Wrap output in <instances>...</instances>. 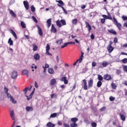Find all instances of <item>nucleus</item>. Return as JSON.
Listing matches in <instances>:
<instances>
[{"mask_svg": "<svg viewBox=\"0 0 127 127\" xmlns=\"http://www.w3.org/2000/svg\"><path fill=\"white\" fill-rule=\"evenodd\" d=\"M114 43H118V38L117 37L114 38Z\"/></svg>", "mask_w": 127, "mask_h": 127, "instance_id": "obj_60", "label": "nucleus"}, {"mask_svg": "<svg viewBox=\"0 0 127 127\" xmlns=\"http://www.w3.org/2000/svg\"><path fill=\"white\" fill-rule=\"evenodd\" d=\"M11 78L12 79H16L17 78V76H18V74L17 73V71L15 70H13L11 73Z\"/></svg>", "mask_w": 127, "mask_h": 127, "instance_id": "obj_5", "label": "nucleus"}, {"mask_svg": "<svg viewBox=\"0 0 127 127\" xmlns=\"http://www.w3.org/2000/svg\"><path fill=\"white\" fill-rule=\"evenodd\" d=\"M82 82L83 84V88L84 90H87L90 88H92L93 87V85H94V80L92 78H90L89 80L88 81V85H87V80L86 79L82 80Z\"/></svg>", "mask_w": 127, "mask_h": 127, "instance_id": "obj_1", "label": "nucleus"}, {"mask_svg": "<svg viewBox=\"0 0 127 127\" xmlns=\"http://www.w3.org/2000/svg\"><path fill=\"white\" fill-rule=\"evenodd\" d=\"M10 116L11 117V119H12L13 121H14L15 120V118L14 117V112H13V110H12L10 112Z\"/></svg>", "mask_w": 127, "mask_h": 127, "instance_id": "obj_13", "label": "nucleus"}, {"mask_svg": "<svg viewBox=\"0 0 127 127\" xmlns=\"http://www.w3.org/2000/svg\"><path fill=\"white\" fill-rule=\"evenodd\" d=\"M90 38L91 39H92V40H94V39H95V35H94V34H92L90 36Z\"/></svg>", "mask_w": 127, "mask_h": 127, "instance_id": "obj_54", "label": "nucleus"}, {"mask_svg": "<svg viewBox=\"0 0 127 127\" xmlns=\"http://www.w3.org/2000/svg\"><path fill=\"white\" fill-rule=\"evenodd\" d=\"M102 17L104 18V19H108V16L107 15H102Z\"/></svg>", "mask_w": 127, "mask_h": 127, "instance_id": "obj_52", "label": "nucleus"}, {"mask_svg": "<svg viewBox=\"0 0 127 127\" xmlns=\"http://www.w3.org/2000/svg\"><path fill=\"white\" fill-rule=\"evenodd\" d=\"M121 70L117 69L116 74H117V75H120V74H121Z\"/></svg>", "mask_w": 127, "mask_h": 127, "instance_id": "obj_57", "label": "nucleus"}, {"mask_svg": "<svg viewBox=\"0 0 127 127\" xmlns=\"http://www.w3.org/2000/svg\"><path fill=\"white\" fill-rule=\"evenodd\" d=\"M85 24H86V28H88V32L89 33L91 32V30H92V27L91 26L90 24L88 22L85 21Z\"/></svg>", "mask_w": 127, "mask_h": 127, "instance_id": "obj_6", "label": "nucleus"}, {"mask_svg": "<svg viewBox=\"0 0 127 127\" xmlns=\"http://www.w3.org/2000/svg\"><path fill=\"white\" fill-rule=\"evenodd\" d=\"M8 43L9 44L10 46L13 45V41L11 40V38H9L8 40Z\"/></svg>", "mask_w": 127, "mask_h": 127, "instance_id": "obj_27", "label": "nucleus"}, {"mask_svg": "<svg viewBox=\"0 0 127 127\" xmlns=\"http://www.w3.org/2000/svg\"><path fill=\"white\" fill-rule=\"evenodd\" d=\"M50 50V46L49 45V44H47V46L46 47V52H48Z\"/></svg>", "mask_w": 127, "mask_h": 127, "instance_id": "obj_37", "label": "nucleus"}, {"mask_svg": "<svg viewBox=\"0 0 127 127\" xmlns=\"http://www.w3.org/2000/svg\"><path fill=\"white\" fill-rule=\"evenodd\" d=\"M121 62L123 63L124 64H127V58H125L121 61Z\"/></svg>", "mask_w": 127, "mask_h": 127, "instance_id": "obj_35", "label": "nucleus"}, {"mask_svg": "<svg viewBox=\"0 0 127 127\" xmlns=\"http://www.w3.org/2000/svg\"><path fill=\"white\" fill-rule=\"evenodd\" d=\"M64 127H70V125L66 123H64Z\"/></svg>", "mask_w": 127, "mask_h": 127, "instance_id": "obj_62", "label": "nucleus"}, {"mask_svg": "<svg viewBox=\"0 0 127 127\" xmlns=\"http://www.w3.org/2000/svg\"><path fill=\"white\" fill-rule=\"evenodd\" d=\"M114 49H115V48L113 47V46H108L107 47V50L109 53H111V52H113V51H114Z\"/></svg>", "mask_w": 127, "mask_h": 127, "instance_id": "obj_11", "label": "nucleus"}, {"mask_svg": "<svg viewBox=\"0 0 127 127\" xmlns=\"http://www.w3.org/2000/svg\"><path fill=\"white\" fill-rule=\"evenodd\" d=\"M4 90L5 93L6 94V96L7 98H9L11 102H12L13 104H16V101H15V100H14V98H13V97H12L11 95L8 93V88H7L6 86L4 87Z\"/></svg>", "mask_w": 127, "mask_h": 127, "instance_id": "obj_2", "label": "nucleus"}, {"mask_svg": "<svg viewBox=\"0 0 127 127\" xmlns=\"http://www.w3.org/2000/svg\"><path fill=\"white\" fill-rule=\"evenodd\" d=\"M34 90H35V88H34V90L31 92V93L29 95V97H28V96L26 95L27 101H29V100L32 99V95L34 94Z\"/></svg>", "mask_w": 127, "mask_h": 127, "instance_id": "obj_10", "label": "nucleus"}, {"mask_svg": "<svg viewBox=\"0 0 127 127\" xmlns=\"http://www.w3.org/2000/svg\"><path fill=\"white\" fill-rule=\"evenodd\" d=\"M113 22L119 30H122V24L121 23H119V22H118V20H117L115 17H113Z\"/></svg>", "mask_w": 127, "mask_h": 127, "instance_id": "obj_3", "label": "nucleus"}, {"mask_svg": "<svg viewBox=\"0 0 127 127\" xmlns=\"http://www.w3.org/2000/svg\"><path fill=\"white\" fill-rule=\"evenodd\" d=\"M68 43H65L63 46H62L61 48H64V47L68 46Z\"/></svg>", "mask_w": 127, "mask_h": 127, "instance_id": "obj_51", "label": "nucleus"}, {"mask_svg": "<svg viewBox=\"0 0 127 127\" xmlns=\"http://www.w3.org/2000/svg\"><path fill=\"white\" fill-rule=\"evenodd\" d=\"M37 27L38 28V31L39 35L40 36H43V32L42 31V29H41V28L39 26H37Z\"/></svg>", "mask_w": 127, "mask_h": 127, "instance_id": "obj_9", "label": "nucleus"}, {"mask_svg": "<svg viewBox=\"0 0 127 127\" xmlns=\"http://www.w3.org/2000/svg\"><path fill=\"white\" fill-rule=\"evenodd\" d=\"M62 42H63V40H62V39L60 40H58L56 41V43L57 44H60V45H61V44L62 43Z\"/></svg>", "mask_w": 127, "mask_h": 127, "instance_id": "obj_38", "label": "nucleus"}, {"mask_svg": "<svg viewBox=\"0 0 127 127\" xmlns=\"http://www.w3.org/2000/svg\"><path fill=\"white\" fill-rule=\"evenodd\" d=\"M48 71L50 74H54V70L52 68H49Z\"/></svg>", "mask_w": 127, "mask_h": 127, "instance_id": "obj_32", "label": "nucleus"}, {"mask_svg": "<svg viewBox=\"0 0 127 127\" xmlns=\"http://www.w3.org/2000/svg\"><path fill=\"white\" fill-rule=\"evenodd\" d=\"M31 10L33 12H34V11H35V7H34V6L33 5L31 6Z\"/></svg>", "mask_w": 127, "mask_h": 127, "instance_id": "obj_46", "label": "nucleus"}, {"mask_svg": "<svg viewBox=\"0 0 127 127\" xmlns=\"http://www.w3.org/2000/svg\"><path fill=\"white\" fill-rule=\"evenodd\" d=\"M27 90H28V87H26L24 90V92H25V95H26V93H27Z\"/></svg>", "mask_w": 127, "mask_h": 127, "instance_id": "obj_59", "label": "nucleus"}, {"mask_svg": "<svg viewBox=\"0 0 127 127\" xmlns=\"http://www.w3.org/2000/svg\"><path fill=\"white\" fill-rule=\"evenodd\" d=\"M58 6H59L60 7H61L64 11H65V8H64V7L62 6L61 5H60V4H58Z\"/></svg>", "mask_w": 127, "mask_h": 127, "instance_id": "obj_58", "label": "nucleus"}, {"mask_svg": "<svg viewBox=\"0 0 127 127\" xmlns=\"http://www.w3.org/2000/svg\"><path fill=\"white\" fill-rule=\"evenodd\" d=\"M119 116L121 118V120H122L123 122H125V121H126V116H125V115H123V114L120 113Z\"/></svg>", "mask_w": 127, "mask_h": 127, "instance_id": "obj_20", "label": "nucleus"}, {"mask_svg": "<svg viewBox=\"0 0 127 127\" xmlns=\"http://www.w3.org/2000/svg\"><path fill=\"white\" fill-rule=\"evenodd\" d=\"M61 22L62 24V25H66V21L64 19H61Z\"/></svg>", "mask_w": 127, "mask_h": 127, "instance_id": "obj_41", "label": "nucleus"}, {"mask_svg": "<svg viewBox=\"0 0 127 127\" xmlns=\"http://www.w3.org/2000/svg\"><path fill=\"white\" fill-rule=\"evenodd\" d=\"M47 26L48 28H49L51 26V18L49 19L47 21Z\"/></svg>", "mask_w": 127, "mask_h": 127, "instance_id": "obj_18", "label": "nucleus"}, {"mask_svg": "<svg viewBox=\"0 0 127 127\" xmlns=\"http://www.w3.org/2000/svg\"><path fill=\"white\" fill-rule=\"evenodd\" d=\"M23 4H24V7H25L26 9L27 10H28V9H29V3H28V1H24Z\"/></svg>", "mask_w": 127, "mask_h": 127, "instance_id": "obj_7", "label": "nucleus"}, {"mask_svg": "<svg viewBox=\"0 0 127 127\" xmlns=\"http://www.w3.org/2000/svg\"><path fill=\"white\" fill-rule=\"evenodd\" d=\"M47 127H55V125L54 124H52L51 122H48L47 124Z\"/></svg>", "mask_w": 127, "mask_h": 127, "instance_id": "obj_25", "label": "nucleus"}, {"mask_svg": "<svg viewBox=\"0 0 127 127\" xmlns=\"http://www.w3.org/2000/svg\"><path fill=\"white\" fill-rule=\"evenodd\" d=\"M10 31L11 34H12V35L14 36L15 39H17V35H16V33H15V32H14V31H13V30L12 29H11Z\"/></svg>", "mask_w": 127, "mask_h": 127, "instance_id": "obj_21", "label": "nucleus"}, {"mask_svg": "<svg viewBox=\"0 0 127 127\" xmlns=\"http://www.w3.org/2000/svg\"><path fill=\"white\" fill-rule=\"evenodd\" d=\"M111 86H112V89H113V90H116V89H117V85H116L115 83H112L111 84Z\"/></svg>", "mask_w": 127, "mask_h": 127, "instance_id": "obj_40", "label": "nucleus"}, {"mask_svg": "<svg viewBox=\"0 0 127 127\" xmlns=\"http://www.w3.org/2000/svg\"><path fill=\"white\" fill-rule=\"evenodd\" d=\"M108 65H109V63H108V62L104 61L102 63L103 67H102V68H103V67H107V66H108Z\"/></svg>", "mask_w": 127, "mask_h": 127, "instance_id": "obj_26", "label": "nucleus"}, {"mask_svg": "<svg viewBox=\"0 0 127 127\" xmlns=\"http://www.w3.org/2000/svg\"><path fill=\"white\" fill-rule=\"evenodd\" d=\"M51 31V32H53V33H56V32H57V29H56V28H55V26L54 24H52Z\"/></svg>", "mask_w": 127, "mask_h": 127, "instance_id": "obj_12", "label": "nucleus"}, {"mask_svg": "<svg viewBox=\"0 0 127 127\" xmlns=\"http://www.w3.org/2000/svg\"><path fill=\"white\" fill-rule=\"evenodd\" d=\"M109 100L110 101H111V102H114V101L116 100V98L113 96H110L109 98Z\"/></svg>", "mask_w": 127, "mask_h": 127, "instance_id": "obj_44", "label": "nucleus"}, {"mask_svg": "<svg viewBox=\"0 0 127 127\" xmlns=\"http://www.w3.org/2000/svg\"><path fill=\"white\" fill-rule=\"evenodd\" d=\"M35 88H38V84L36 81L35 82Z\"/></svg>", "mask_w": 127, "mask_h": 127, "instance_id": "obj_64", "label": "nucleus"}, {"mask_svg": "<svg viewBox=\"0 0 127 127\" xmlns=\"http://www.w3.org/2000/svg\"><path fill=\"white\" fill-rule=\"evenodd\" d=\"M72 24H74V25H76L77 24V23H78V19H72Z\"/></svg>", "mask_w": 127, "mask_h": 127, "instance_id": "obj_29", "label": "nucleus"}, {"mask_svg": "<svg viewBox=\"0 0 127 127\" xmlns=\"http://www.w3.org/2000/svg\"><path fill=\"white\" fill-rule=\"evenodd\" d=\"M43 68H45L46 69H47V68H49V64H46L45 66H43Z\"/></svg>", "mask_w": 127, "mask_h": 127, "instance_id": "obj_55", "label": "nucleus"}, {"mask_svg": "<svg viewBox=\"0 0 127 127\" xmlns=\"http://www.w3.org/2000/svg\"><path fill=\"white\" fill-rule=\"evenodd\" d=\"M60 81L61 82H64V84L65 85L68 84V80H67V77L66 76L63 77L61 79Z\"/></svg>", "mask_w": 127, "mask_h": 127, "instance_id": "obj_8", "label": "nucleus"}, {"mask_svg": "<svg viewBox=\"0 0 127 127\" xmlns=\"http://www.w3.org/2000/svg\"><path fill=\"white\" fill-rule=\"evenodd\" d=\"M98 79L99 81H102L103 80V76H102V75L100 74L98 75Z\"/></svg>", "mask_w": 127, "mask_h": 127, "instance_id": "obj_36", "label": "nucleus"}, {"mask_svg": "<svg viewBox=\"0 0 127 127\" xmlns=\"http://www.w3.org/2000/svg\"><path fill=\"white\" fill-rule=\"evenodd\" d=\"M106 107L104 106V107H102V108H101L100 109V112H104V111L106 110Z\"/></svg>", "mask_w": 127, "mask_h": 127, "instance_id": "obj_50", "label": "nucleus"}, {"mask_svg": "<svg viewBox=\"0 0 127 127\" xmlns=\"http://www.w3.org/2000/svg\"><path fill=\"white\" fill-rule=\"evenodd\" d=\"M9 13L10 14H11V16H12L13 17H16V14H15V13H14V12H13V11H12V10L9 9Z\"/></svg>", "mask_w": 127, "mask_h": 127, "instance_id": "obj_15", "label": "nucleus"}, {"mask_svg": "<svg viewBox=\"0 0 127 127\" xmlns=\"http://www.w3.org/2000/svg\"><path fill=\"white\" fill-rule=\"evenodd\" d=\"M34 58L35 60H39L40 59V55H39L38 54H36L34 56Z\"/></svg>", "mask_w": 127, "mask_h": 127, "instance_id": "obj_22", "label": "nucleus"}, {"mask_svg": "<svg viewBox=\"0 0 127 127\" xmlns=\"http://www.w3.org/2000/svg\"><path fill=\"white\" fill-rule=\"evenodd\" d=\"M20 24H21V27H22L23 28H26V25L25 24L24 22L21 21Z\"/></svg>", "mask_w": 127, "mask_h": 127, "instance_id": "obj_31", "label": "nucleus"}, {"mask_svg": "<svg viewBox=\"0 0 127 127\" xmlns=\"http://www.w3.org/2000/svg\"><path fill=\"white\" fill-rule=\"evenodd\" d=\"M78 62L79 63V60H76V62L73 63V66H75V65H77V63H78Z\"/></svg>", "mask_w": 127, "mask_h": 127, "instance_id": "obj_61", "label": "nucleus"}, {"mask_svg": "<svg viewBox=\"0 0 127 127\" xmlns=\"http://www.w3.org/2000/svg\"><path fill=\"white\" fill-rule=\"evenodd\" d=\"M108 32L112 33L114 35H117V32L113 29L108 30Z\"/></svg>", "mask_w": 127, "mask_h": 127, "instance_id": "obj_23", "label": "nucleus"}, {"mask_svg": "<svg viewBox=\"0 0 127 127\" xmlns=\"http://www.w3.org/2000/svg\"><path fill=\"white\" fill-rule=\"evenodd\" d=\"M122 19H123V20H127V16H125V15L122 16Z\"/></svg>", "mask_w": 127, "mask_h": 127, "instance_id": "obj_53", "label": "nucleus"}, {"mask_svg": "<svg viewBox=\"0 0 127 127\" xmlns=\"http://www.w3.org/2000/svg\"><path fill=\"white\" fill-rule=\"evenodd\" d=\"M84 122L85 123V124H87V125L90 124V121H89L88 119H84Z\"/></svg>", "mask_w": 127, "mask_h": 127, "instance_id": "obj_49", "label": "nucleus"}, {"mask_svg": "<svg viewBox=\"0 0 127 127\" xmlns=\"http://www.w3.org/2000/svg\"><path fill=\"white\" fill-rule=\"evenodd\" d=\"M102 81H98L97 82V87H98V88H100V87L102 86Z\"/></svg>", "mask_w": 127, "mask_h": 127, "instance_id": "obj_33", "label": "nucleus"}, {"mask_svg": "<svg viewBox=\"0 0 127 127\" xmlns=\"http://www.w3.org/2000/svg\"><path fill=\"white\" fill-rule=\"evenodd\" d=\"M105 22H106V20L104 18L101 19V22L102 24H104V23H105Z\"/></svg>", "mask_w": 127, "mask_h": 127, "instance_id": "obj_56", "label": "nucleus"}, {"mask_svg": "<svg viewBox=\"0 0 127 127\" xmlns=\"http://www.w3.org/2000/svg\"><path fill=\"white\" fill-rule=\"evenodd\" d=\"M28 70L26 69H24L22 71V75H24L25 76H27V77H28Z\"/></svg>", "mask_w": 127, "mask_h": 127, "instance_id": "obj_14", "label": "nucleus"}, {"mask_svg": "<svg viewBox=\"0 0 127 127\" xmlns=\"http://www.w3.org/2000/svg\"><path fill=\"white\" fill-rule=\"evenodd\" d=\"M108 19L113 20V18L112 17V16H111V14H108Z\"/></svg>", "mask_w": 127, "mask_h": 127, "instance_id": "obj_63", "label": "nucleus"}, {"mask_svg": "<svg viewBox=\"0 0 127 127\" xmlns=\"http://www.w3.org/2000/svg\"><path fill=\"white\" fill-rule=\"evenodd\" d=\"M25 109L27 111V112H30L33 111V107L27 106L25 107Z\"/></svg>", "mask_w": 127, "mask_h": 127, "instance_id": "obj_19", "label": "nucleus"}, {"mask_svg": "<svg viewBox=\"0 0 127 127\" xmlns=\"http://www.w3.org/2000/svg\"><path fill=\"white\" fill-rule=\"evenodd\" d=\"M91 127H97V123L95 122H92L91 124Z\"/></svg>", "mask_w": 127, "mask_h": 127, "instance_id": "obj_45", "label": "nucleus"}, {"mask_svg": "<svg viewBox=\"0 0 127 127\" xmlns=\"http://www.w3.org/2000/svg\"><path fill=\"white\" fill-rule=\"evenodd\" d=\"M123 71L127 72V65H123Z\"/></svg>", "mask_w": 127, "mask_h": 127, "instance_id": "obj_47", "label": "nucleus"}, {"mask_svg": "<svg viewBox=\"0 0 127 127\" xmlns=\"http://www.w3.org/2000/svg\"><path fill=\"white\" fill-rule=\"evenodd\" d=\"M32 19H33V20L36 22V23H37V22H38V21L37 20V19H36V18L34 16H33L32 17Z\"/></svg>", "mask_w": 127, "mask_h": 127, "instance_id": "obj_43", "label": "nucleus"}, {"mask_svg": "<svg viewBox=\"0 0 127 127\" xmlns=\"http://www.w3.org/2000/svg\"><path fill=\"white\" fill-rule=\"evenodd\" d=\"M56 83V79L55 78H53L51 80L50 84L51 86H54V85H55V83Z\"/></svg>", "mask_w": 127, "mask_h": 127, "instance_id": "obj_24", "label": "nucleus"}, {"mask_svg": "<svg viewBox=\"0 0 127 127\" xmlns=\"http://www.w3.org/2000/svg\"><path fill=\"white\" fill-rule=\"evenodd\" d=\"M33 51H36L38 49V47H37V46H36L35 44H33Z\"/></svg>", "mask_w": 127, "mask_h": 127, "instance_id": "obj_34", "label": "nucleus"}, {"mask_svg": "<svg viewBox=\"0 0 127 127\" xmlns=\"http://www.w3.org/2000/svg\"><path fill=\"white\" fill-rule=\"evenodd\" d=\"M103 79L105 80V81H111L113 78L110 74H106L103 76Z\"/></svg>", "mask_w": 127, "mask_h": 127, "instance_id": "obj_4", "label": "nucleus"}, {"mask_svg": "<svg viewBox=\"0 0 127 127\" xmlns=\"http://www.w3.org/2000/svg\"><path fill=\"white\" fill-rule=\"evenodd\" d=\"M71 122H72V123H77V122H78V118H73L71 119Z\"/></svg>", "mask_w": 127, "mask_h": 127, "instance_id": "obj_28", "label": "nucleus"}, {"mask_svg": "<svg viewBox=\"0 0 127 127\" xmlns=\"http://www.w3.org/2000/svg\"><path fill=\"white\" fill-rule=\"evenodd\" d=\"M97 66V63L96 62H93L92 63V67H96Z\"/></svg>", "mask_w": 127, "mask_h": 127, "instance_id": "obj_48", "label": "nucleus"}, {"mask_svg": "<svg viewBox=\"0 0 127 127\" xmlns=\"http://www.w3.org/2000/svg\"><path fill=\"white\" fill-rule=\"evenodd\" d=\"M57 2H58V3H59L60 5H61L62 6H63L65 5V4L64 3L63 1H62V0H58L57 1Z\"/></svg>", "mask_w": 127, "mask_h": 127, "instance_id": "obj_30", "label": "nucleus"}, {"mask_svg": "<svg viewBox=\"0 0 127 127\" xmlns=\"http://www.w3.org/2000/svg\"><path fill=\"white\" fill-rule=\"evenodd\" d=\"M81 55L79 57V59H78V60L79 61V63H81L82 61H83V58H84V53H83V52H81Z\"/></svg>", "mask_w": 127, "mask_h": 127, "instance_id": "obj_16", "label": "nucleus"}, {"mask_svg": "<svg viewBox=\"0 0 127 127\" xmlns=\"http://www.w3.org/2000/svg\"><path fill=\"white\" fill-rule=\"evenodd\" d=\"M56 23L58 27H62V24H61V21L60 20H57Z\"/></svg>", "mask_w": 127, "mask_h": 127, "instance_id": "obj_17", "label": "nucleus"}, {"mask_svg": "<svg viewBox=\"0 0 127 127\" xmlns=\"http://www.w3.org/2000/svg\"><path fill=\"white\" fill-rule=\"evenodd\" d=\"M70 127H77L78 125L75 123H71L70 125Z\"/></svg>", "mask_w": 127, "mask_h": 127, "instance_id": "obj_39", "label": "nucleus"}, {"mask_svg": "<svg viewBox=\"0 0 127 127\" xmlns=\"http://www.w3.org/2000/svg\"><path fill=\"white\" fill-rule=\"evenodd\" d=\"M56 117H57V113H53L50 116V118H56Z\"/></svg>", "mask_w": 127, "mask_h": 127, "instance_id": "obj_42", "label": "nucleus"}]
</instances>
